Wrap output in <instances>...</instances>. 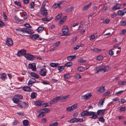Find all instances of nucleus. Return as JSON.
I'll return each instance as SVG.
<instances>
[{
	"instance_id": "nucleus-1",
	"label": "nucleus",
	"mask_w": 126,
	"mask_h": 126,
	"mask_svg": "<svg viewBox=\"0 0 126 126\" xmlns=\"http://www.w3.org/2000/svg\"><path fill=\"white\" fill-rule=\"evenodd\" d=\"M16 31L18 32V34L20 35H22L23 33H26L28 34H32L34 32L32 30H31L27 28H20L16 29Z\"/></svg>"
},
{
	"instance_id": "nucleus-19",
	"label": "nucleus",
	"mask_w": 126,
	"mask_h": 126,
	"mask_svg": "<svg viewBox=\"0 0 126 126\" xmlns=\"http://www.w3.org/2000/svg\"><path fill=\"white\" fill-rule=\"evenodd\" d=\"M23 89L24 91L27 92H31L32 90L30 88L26 86H24Z\"/></svg>"
},
{
	"instance_id": "nucleus-33",
	"label": "nucleus",
	"mask_w": 126,
	"mask_h": 126,
	"mask_svg": "<svg viewBox=\"0 0 126 126\" xmlns=\"http://www.w3.org/2000/svg\"><path fill=\"white\" fill-rule=\"evenodd\" d=\"M105 87L103 86V87H101L98 90V91L99 92L101 93H102L104 92L105 90V89L104 88Z\"/></svg>"
},
{
	"instance_id": "nucleus-49",
	"label": "nucleus",
	"mask_w": 126,
	"mask_h": 126,
	"mask_svg": "<svg viewBox=\"0 0 126 126\" xmlns=\"http://www.w3.org/2000/svg\"><path fill=\"white\" fill-rule=\"evenodd\" d=\"M72 64V63L71 62H69L66 63L65 66L67 67H69L71 66Z\"/></svg>"
},
{
	"instance_id": "nucleus-6",
	"label": "nucleus",
	"mask_w": 126,
	"mask_h": 126,
	"mask_svg": "<svg viewBox=\"0 0 126 126\" xmlns=\"http://www.w3.org/2000/svg\"><path fill=\"white\" fill-rule=\"evenodd\" d=\"M92 113L91 111H88L87 110H83L81 113V117L89 116Z\"/></svg>"
},
{
	"instance_id": "nucleus-35",
	"label": "nucleus",
	"mask_w": 126,
	"mask_h": 126,
	"mask_svg": "<svg viewBox=\"0 0 126 126\" xmlns=\"http://www.w3.org/2000/svg\"><path fill=\"white\" fill-rule=\"evenodd\" d=\"M59 64L58 63H51L50 64V66L52 67H55L57 66Z\"/></svg>"
},
{
	"instance_id": "nucleus-16",
	"label": "nucleus",
	"mask_w": 126,
	"mask_h": 126,
	"mask_svg": "<svg viewBox=\"0 0 126 126\" xmlns=\"http://www.w3.org/2000/svg\"><path fill=\"white\" fill-rule=\"evenodd\" d=\"M91 112L92 113H90L91 114V115H90L89 116L92 115V116L91 117V118L94 119H96L97 117L98 116L96 114L95 112L93 111Z\"/></svg>"
},
{
	"instance_id": "nucleus-42",
	"label": "nucleus",
	"mask_w": 126,
	"mask_h": 126,
	"mask_svg": "<svg viewBox=\"0 0 126 126\" xmlns=\"http://www.w3.org/2000/svg\"><path fill=\"white\" fill-rule=\"evenodd\" d=\"M22 103L23 104V106L22 105H21L20 104H18L17 106L19 107L22 108H23L24 106L26 105V103L25 102H22Z\"/></svg>"
},
{
	"instance_id": "nucleus-48",
	"label": "nucleus",
	"mask_w": 126,
	"mask_h": 126,
	"mask_svg": "<svg viewBox=\"0 0 126 126\" xmlns=\"http://www.w3.org/2000/svg\"><path fill=\"white\" fill-rule=\"evenodd\" d=\"M126 110V109L125 107H121L119 109V110L121 112L124 111Z\"/></svg>"
},
{
	"instance_id": "nucleus-2",
	"label": "nucleus",
	"mask_w": 126,
	"mask_h": 126,
	"mask_svg": "<svg viewBox=\"0 0 126 126\" xmlns=\"http://www.w3.org/2000/svg\"><path fill=\"white\" fill-rule=\"evenodd\" d=\"M46 4L43 3L41 10V14L43 16H46L47 15V10L45 8Z\"/></svg>"
},
{
	"instance_id": "nucleus-36",
	"label": "nucleus",
	"mask_w": 126,
	"mask_h": 126,
	"mask_svg": "<svg viewBox=\"0 0 126 126\" xmlns=\"http://www.w3.org/2000/svg\"><path fill=\"white\" fill-rule=\"evenodd\" d=\"M52 19V17H50L49 19H48V16L47 17V18H43L42 19V20L43 21H49L51 20Z\"/></svg>"
},
{
	"instance_id": "nucleus-44",
	"label": "nucleus",
	"mask_w": 126,
	"mask_h": 126,
	"mask_svg": "<svg viewBox=\"0 0 126 126\" xmlns=\"http://www.w3.org/2000/svg\"><path fill=\"white\" fill-rule=\"evenodd\" d=\"M60 44V42L58 41L57 42L55 43L54 45H53V47H58Z\"/></svg>"
},
{
	"instance_id": "nucleus-11",
	"label": "nucleus",
	"mask_w": 126,
	"mask_h": 126,
	"mask_svg": "<svg viewBox=\"0 0 126 126\" xmlns=\"http://www.w3.org/2000/svg\"><path fill=\"white\" fill-rule=\"evenodd\" d=\"M91 96L92 95L91 93H88L85 95L81 96V98L85 100H87L88 99L90 98Z\"/></svg>"
},
{
	"instance_id": "nucleus-27",
	"label": "nucleus",
	"mask_w": 126,
	"mask_h": 126,
	"mask_svg": "<svg viewBox=\"0 0 126 126\" xmlns=\"http://www.w3.org/2000/svg\"><path fill=\"white\" fill-rule=\"evenodd\" d=\"M23 124L24 126H27L29 124V122L28 120H25L23 121Z\"/></svg>"
},
{
	"instance_id": "nucleus-38",
	"label": "nucleus",
	"mask_w": 126,
	"mask_h": 126,
	"mask_svg": "<svg viewBox=\"0 0 126 126\" xmlns=\"http://www.w3.org/2000/svg\"><path fill=\"white\" fill-rule=\"evenodd\" d=\"M105 100V98H104L103 99L101 100L100 101L99 103V104H98V106L99 107H100L101 105H102L103 104V103L104 102V101Z\"/></svg>"
},
{
	"instance_id": "nucleus-64",
	"label": "nucleus",
	"mask_w": 126,
	"mask_h": 126,
	"mask_svg": "<svg viewBox=\"0 0 126 126\" xmlns=\"http://www.w3.org/2000/svg\"><path fill=\"white\" fill-rule=\"evenodd\" d=\"M17 55L19 57L21 55H22L21 51L19 50L17 52Z\"/></svg>"
},
{
	"instance_id": "nucleus-4",
	"label": "nucleus",
	"mask_w": 126,
	"mask_h": 126,
	"mask_svg": "<svg viewBox=\"0 0 126 126\" xmlns=\"http://www.w3.org/2000/svg\"><path fill=\"white\" fill-rule=\"evenodd\" d=\"M83 121V120L82 119L74 118L71 119L69 120V122L71 123L78 122H82Z\"/></svg>"
},
{
	"instance_id": "nucleus-53",
	"label": "nucleus",
	"mask_w": 126,
	"mask_h": 126,
	"mask_svg": "<svg viewBox=\"0 0 126 126\" xmlns=\"http://www.w3.org/2000/svg\"><path fill=\"white\" fill-rule=\"evenodd\" d=\"M58 124V123L56 122L50 124L49 126H56Z\"/></svg>"
},
{
	"instance_id": "nucleus-45",
	"label": "nucleus",
	"mask_w": 126,
	"mask_h": 126,
	"mask_svg": "<svg viewBox=\"0 0 126 126\" xmlns=\"http://www.w3.org/2000/svg\"><path fill=\"white\" fill-rule=\"evenodd\" d=\"M75 77L78 79H80L81 78V76L78 74H76L75 75Z\"/></svg>"
},
{
	"instance_id": "nucleus-40",
	"label": "nucleus",
	"mask_w": 126,
	"mask_h": 126,
	"mask_svg": "<svg viewBox=\"0 0 126 126\" xmlns=\"http://www.w3.org/2000/svg\"><path fill=\"white\" fill-rule=\"evenodd\" d=\"M14 17L16 20L17 22H19L20 21L21 22H23V21L22 20H20V19L16 16H14Z\"/></svg>"
},
{
	"instance_id": "nucleus-58",
	"label": "nucleus",
	"mask_w": 126,
	"mask_h": 126,
	"mask_svg": "<svg viewBox=\"0 0 126 126\" xmlns=\"http://www.w3.org/2000/svg\"><path fill=\"white\" fill-rule=\"evenodd\" d=\"M121 24L122 26H125L126 25V21H123L121 22Z\"/></svg>"
},
{
	"instance_id": "nucleus-55",
	"label": "nucleus",
	"mask_w": 126,
	"mask_h": 126,
	"mask_svg": "<svg viewBox=\"0 0 126 126\" xmlns=\"http://www.w3.org/2000/svg\"><path fill=\"white\" fill-rule=\"evenodd\" d=\"M125 91H121L118 92L116 93L115 94L116 95H119L121 94Z\"/></svg>"
},
{
	"instance_id": "nucleus-31",
	"label": "nucleus",
	"mask_w": 126,
	"mask_h": 126,
	"mask_svg": "<svg viewBox=\"0 0 126 126\" xmlns=\"http://www.w3.org/2000/svg\"><path fill=\"white\" fill-rule=\"evenodd\" d=\"M91 50L96 52H100L101 50V49H99L97 48H94V49H91Z\"/></svg>"
},
{
	"instance_id": "nucleus-13",
	"label": "nucleus",
	"mask_w": 126,
	"mask_h": 126,
	"mask_svg": "<svg viewBox=\"0 0 126 126\" xmlns=\"http://www.w3.org/2000/svg\"><path fill=\"white\" fill-rule=\"evenodd\" d=\"M105 109L104 110H97V115L99 116H101L104 114L105 111Z\"/></svg>"
},
{
	"instance_id": "nucleus-8",
	"label": "nucleus",
	"mask_w": 126,
	"mask_h": 126,
	"mask_svg": "<svg viewBox=\"0 0 126 126\" xmlns=\"http://www.w3.org/2000/svg\"><path fill=\"white\" fill-rule=\"evenodd\" d=\"M24 56L28 60L32 61L34 59V57L33 55L29 54H26L24 55Z\"/></svg>"
},
{
	"instance_id": "nucleus-5",
	"label": "nucleus",
	"mask_w": 126,
	"mask_h": 126,
	"mask_svg": "<svg viewBox=\"0 0 126 126\" xmlns=\"http://www.w3.org/2000/svg\"><path fill=\"white\" fill-rule=\"evenodd\" d=\"M60 98V97L58 96L54 98L51 100L48 103L50 105L51 104H54L57 103Z\"/></svg>"
},
{
	"instance_id": "nucleus-3",
	"label": "nucleus",
	"mask_w": 126,
	"mask_h": 126,
	"mask_svg": "<svg viewBox=\"0 0 126 126\" xmlns=\"http://www.w3.org/2000/svg\"><path fill=\"white\" fill-rule=\"evenodd\" d=\"M106 67H107L105 66H102L101 67L99 66L97 67L95 69V70L97 71L96 73H98L100 71L101 72H105L106 71Z\"/></svg>"
},
{
	"instance_id": "nucleus-30",
	"label": "nucleus",
	"mask_w": 126,
	"mask_h": 126,
	"mask_svg": "<svg viewBox=\"0 0 126 126\" xmlns=\"http://www.w3.org/2000/svg\"><path fill=\"white\" fill-rule=\"evenodd\" d=\"M78 104L77 103L75 104L72 106H71V108L72 109V110H76V109L78 107Z\"/></svg>"
},
{
	"instance_id": "nucleus-14",
	"label": "nucleus",
	"mask_w": 126,
	"mask_h": 126,
	"mask_svg": "<svg viewBox=\"0 0 126 126\" xmlns=\"http://www.w3.org/2000/svg\"><path fill=\"white\" fill-rule=\"evenodd\" d=\"M36 81L35 79L34 78H31V79L28 83V85L29 86L31 87L32 85V84L34 83Z\"/></svg>"
},
{
	"instance_id": "nucleus-32",
	"label": "nucleus",
	"mask_w": 126,
	"mask_h": 126,
	"mask_svg": "<svg viewBox=\"0 0 126 126\" xmlns=\"http://www.w3.org/2000/svg\"><path fill=\"white\" fill-rule=\"evenodd\" d=\"M69 95H67L66 96H60V99L61 100H64L66 99L67 98H68L69 97Z\"/></svg>"
},
{
	"instance_id": "nucleus-12",
	"label": "nucleus",
	"mask_w": 126,
	"mask_h": 126,
	"mask_svg": "<svg viewBox=\"0 0 126 126\" xmlns=\"http://www.w3.org/2000/svg\"><path fill=\"white\" fill-rule=\"evenodd\" d=\"M122 4H120L116 3V5L112 8V9L114 11L120 9L122 7Z\"/></svg>"
},
{
	"instance_id": "nucleus-62",
	"label": "nucleus",
	"mask_w": 126,
	"mask_h": 126,
	"mask_svg": "<svg viewBox=\"0 0 126 126\" xmlns=\"http://www.w3.org/2000/svg\"><path fill=\"white\" fill-rule=\"evenodd\" d=\"M119 83L120 84L124 85L126 83V82L125 81H120Z\"/></svg>"
},
{
	"instance_id": "nucleus-56",
	"label": "nucleus",
	"mask_w": 126,
	"mask_h": 126,
	"mask_svg": "<svg viewBox=\"0 0 126 126\" xmlns=\"http://www.w3.org/2000/svg\"><path fill=\"white\" fill-rule=\"evenodd\" d=\"M103 56H102L99 55L97 58V59L99 60L100 61L102 60Z\"/></svg>"
},
{
	"instance_id": "nucleus-51",
	"label": "nucleus",
	"mask_w": 126,
	"mask_h": 126,
	"mask_svg": "<svg viewBox=\"0 0 126 126\" xmlns=\"http://www.w3.org/2000/svg\"><path fill=\"white\" fill-rule=\"evenodd\" d=\"M99 120L100 121L104 123L105 122V119L103 117H101L99 118Z\"/></svg>"
},
{
	"instance_id": "nucleus-25",
	"label": "nucleus",
	"mask_w": 126,
	"mask_h": 126,
	"mask_svg": "<svg viewBox=\"0 0 126 126\" xmlns=\"http://www.w3.org/2000/svg\"><path fill=\"white\" fill-rule=\"evenodd\" d=\"M31 75L33 77L36 79H38L39 77L38 76L37 74L34 72H31Z\"/></svg>"
},
{
	"instance_id": "nucleus-37",
	"label": "nucleus",
	"mask_w": 126,
	"mask_h": 126,
	"mask_svg": "<svg viewBox=\"0 0 126 126\" xmlns=\"http://www.w3.org/2000/svg\"><path fill=\"white\" fill-rule=\"evenodd\" d=\"M74 7L72 6L71 7L69 8H67L65 10V11L66 12L71 11L74 9Z\"/></svg>"
},
{
	"instance_id": "nucleus-24",
	"label": "nucleus",
	"mask_w": 126,
	"mask_h": 126,
	"mask_svg": "<svg viewBox=\"0 0 126 126\" xmlns=\"http://www.w3.org/2000/svg\"><path fill=\"white\" fill-rule=\"evenodd\" d=\"M37 94L35 92H33L31 94V98L33 99L35 98L36 97Z\"/></svg>"
},
{
	"instance_id": "nucleus-20",
	"label": "nucleus",
	"mask_w": 126,
	"mask_h": 126,
	"mask_svg": "<svg viewBox=\"0 0 126 126\" xmlns=\"http://www.w3.org/2000/svg\"><path fill=\"white\" fill-rule=\"evenodd\" d=\"M123 10H119L117 11V14L119 16H124L125 14Z\"/></svg>"
},
{
	"instance_id": "nucleus-52",
	"label": "nucleus",
	"mask_w": 126,
	"mask_h": 126,
	"mask_svg": "<svg viewBox=\"0 0 126 126\" xmlns=\"http://www.w3.org/2000/svg\"><path fill=\"white\" fill-rule=\"evenodd\" d=\"M20 50L21 51L22 55H25L26 54V50L23 49L21 50Z\"/></svg>"
},
{
	"instance_id": "nucleus-7",
	"label": "nucleus",
	"mask_w": 126,
	"mask_h": 126,
	"mask_svg": "<svg viewBox=\"0 0 126 126\" xmlns=\"http://www.w3.org/2000/svg\"><path fill=\"white\" fill-rule=\"evenodd\" d=\"M47 72V70L45 68L41 69L39 72V74L42 76L44 77L46 75Z\"/></svg>"
},
{
	"instance_id": "nucleus-46",
	"label": "nucleus",
	"mask_w": 126,
	"mask_h": 126,
	"mask_svg": "<svg viewBox=\"0 0 126 126\" xmlns=\"http://www.w3.org/2000/svg\"><path fill=\"white\" fill-rule=\"evenodd\" d=\"M113 50H114V49H112L110 50L109 51V54L111 56L113 55L114 54L113 51Z\"/></svg>"
},
{
	"instance_id": "nucleus-23",
	"label": "nucleus",
	"mask_w": 126,
	"mask_h": 126,
	"mask_svg": "<svg viewBox=\"0 0 126 126\" xmlns=\"http://www.w3.org/2000/svg\"><path fill=\"white\" fill-rule=\"evenodd\" d=\"M40 113L38 115V117H41L44 116L45 114L41 110H40L39 111Z\"/></svg>"
},
{
	"instance_id": "nucleus-59",
	"label": "nucleus",
	"mask_w": 126,
	"mask_h": 126,
	"mask_svg": "<svg viewBox=\"0 0 126 126\" xmlns=\"http://www.w3.org/2000/svg\"><path fill=\"white\" fill-rule=\"evenodd\" d=\"M95 35H94V34H93L90 37V40H93L95 38Z\"/></svg>"
},
{
	"instance_id": "nucleus-15",
	"label": "nucleus",
	"mask_w": 126,
	"mask_h": 126,
	"mask_svg": "<svg viewBox=\"0 0 126 126\" xmlns=\"http://www.w3.org/2000/svg\"><path fill=\"white\" fill-rule=\"evenodd\" d=\"M32 40H35L39 37L38 34H31L29 36Z\"/></svg>"
},
{
	"instance_id": "nucleus-41",
	"label": "nucleus",
	"mask_w": 126,
	"mask_h": 126,
	"mask_svg": "<svg viewBox=\"0 0 126 126\" xmlns=\"http://www.w3.org/2000/svg\"><path fill=\"white\" fill-rule=\"evenodd\" d=\"M70 77V75L69 73H67L65 74L64 76V78L66 79H68Z\"/></svg>"
},
{
	"instance_id": "nucleus-63",
	"label": "nucleus",
	"mask_w": 126,
	"mask_h": 126,
	"mask_svg": "<svg viewBox=\"0 0 126 126\" xmlns=\"http://www.w3.org/2000/svg\"><path fill=\"white\" fill-rule=\"evenodd\" d=\"M62 15V14H59L56 16V18L57 19H60Z\"/></svg>"
},
{
	"instance_id": "nucleus-60",
	"label": "nucleus",
	"mask_w": 126,
	"mask_h": 126,
	"mask_svg": "<svg viewBox=\"0 0 126 126\" xmlns=\"http://www.w3.org/2000/svg\"><path fill=\"white\" fill-rule=\"evenodd\" d=\"M14 3L15 4L19 6H20L21 5V3L20 2H18L17 1H16L14 2Z\"/></svg>"
},
{
	"instance_id": "nucleus-54",
	"label": "nucleus",
	"mask_w": 126,
	"mask_h": 126,
	"mask_svg": "<svg viewBox=\"0 0 126 126\" xmlns=\"http://www.w3.org/2000/svg\"><path fill=\"white\" fill-rule=\"evenodd\" d=\"M78 70L80 72H82L84 71V68L83 67H80L78 68Z\"/></svg>"
},
{
	"instance_id": "nucleus-18",
	"label": "nucleus",
	"mask_w": 126,
	"mask_h": 126,
	"mask_svg": "<svg viewBox=\"0 0 126 126\" xmlns=\"http://www.w3.org/2000/svg\"><path fill=\"white\" fill-rule=\"evenodd\" d=\"M92 3L91 2L89 3L88 4L86 5L82 9V11H85L87 10L90 7Z\"/></svg>"
},
{
	"instance_id": "nucleus-57",
	"label": "nucleus",
	"mask_w": 126,
	"mask_h": 126,
	"mask_svg": "<svg viewBox=\"0 0 126 126\" xmlns=\"http://www.w3.org/2000/svg\"><path fill=\"white\" fill-rule=\"evenodd\" d=\"M71 106L67 107L66 109V110L68 112L71 111L72 110Z\"/></svg>"
},
{
	"instance_id": "nucleus-22",
	"label": "nucleus",
	"mask_w": 126,
	"mask_h": 126,
	"mask_svg": "<svg viewBox=\"0 0 126 126\" xmlns=\"http://www.w3.org/2000/svg\"><path fill=\"white\" fill-rule=\"evenodd\" d=\"M41 110L45 114L48 113L50 111V109L48 108H44Z\"/></svg>"
},
{
	"instance_id": "nucleus-61",
	"label": "nucleus",
	"mask_w": 126,
	"mask_h": 126,
	"mask_svg": "<svg viewBox=\"0 0 126 126\" xmlns=\"http://www.w3.org/2000/svg\"><path fill=\"white\" fill-rule=\"evenodd\" d=\"M117 16V14L115 12H114L111 15V17L112 18H114L116 16Z\"/></svg>"
},
{
	"instance_id": "nucleus-9",
	"label": "nucleus",
	"mask_w": 126,
	"mask_h": 126,
	"mask_svg": "<svg viewBox=\"0 0 126 126\" xmlns=\"http://www.w3.org/2000/svg\"><path fill=\"white\" fill-rule=\"evenodd\" d=\"M63 33L64 35H67V33L68 32V27L65 26H64L62 30Z\"/></svg>"
},
{
	"instance_id": "nucleus-28",
	"label": "nucleus",
	"mask_w": 126,
	"mask_h": 126,
	"mask_svg": "<svg viewBox=\"0 0 126 126\" xmlns=\"http://www.w3.org/2000/svg\"><path fill=\"white\" fill-rule=\"evenodd\" d=\"M66 16H64L62 17L61 19L59 22V23L60 24H63L64 22L66 19Z\"/></svg>"
},
{
	"instance_id": "nucleus-39",
	"label": "nucleus",
	"mask_w": 126,
	"mask_h": 126,
	"mask_svg": "<svg viewBox=\"0 0 126 126\" xmlns=\"http://www.w3.org/2000/svg\"><path fill=\"white\" fill-rule=\"evenodd\" d=\"M44 29V27H39L37 29V31L38 32H40L42 31Z\"/></svg>"
},
{
	"instance_id": "nucleus-47",
	"label": "nucleus",
	"mask_w": 126,
	"mask_h": 126,
	"mask_svg": "<svg viewBox=\"0 0 126 126\" xmlns=\"http://www.w3.org/2000/svg\"><path fill=\"white\" fill-rule=\"evenodd\" d=\"M34 2L32 1L31 2L30 4V8H33L34 6Z\"/></svg>"
},
{
	"instance_id": "nucleus-50",
	"label": "nucleus",
	"mask_w": 126,
	"mask_h": 126,
	"mask_svg": "<svg viewBox=\"0 0 126 126\" xmlns=\"http://www.w3.org/2000/svg\"><path fill=\"white\" fill-rule=\"evenodd\" d=\"M16 97L19 100L20 99H22L23 98V96L21 95H16Z\"/></svg>"
},
{
	"instance_id": "nucleus-34",
	"label": "nucleus",
	"mask_w": 126,
	"mask_h": 126,
	"mask_svg": "<svg viewBox=\"0 0 126 126\" xmlns=\"http://www.w3.org/2000/svg\"><path fill=\"white\" fill-rule=\"evenodd\" d=\"M43 102L40 101H36L35 102V105H38L39 106H40L42 105V104L43 103Z\"/></svg>"
},
{
	"instance_id": "nucleus-10",
	"label": "nucleus",
	"mask_w": 126,
	"mask_h": 126,
	"mask_svg": "<svg viewBox=\"0 0 126 126\" xmlns=\"http://www.w3.org/2000/svg\"><path fill=\"white\" fill-rule=\"evenodd\" d=\"M6 45L9 46H12L13 43L12 39L11 38H8L7 41L6 42Z\"/></svg>"
},
{
	"instance_id": "nucleus-26",
	"label": "nucleus",
	"mask_w": 126,
	"mask_h": 126,
	"mask_svg": "<svg viewBox=\"0 0 126 126\" xmlns=\"http://www.w3.org/2000/svg\"><path fill=\"white\" fill-rule=\"evenodd\" d=\"M0 78L3 80H5V79L6 77V75L4 73H3L0 74Z\"/></svg>"
},
{
	"instance_id": "nucleus-17",
	"label": "nucleus",
	"mask_w": 126,
	"mask_h": 126,
	"mask_svg": "<svg viewBox=\"0 0 126 126\" xmlns=\"http://www.w3.org/2000/svg\"><path fill=\"white\" fill-rule=\"evenodd\" d=\"M28 67L29 68L32 69L33 71H35L36 70V66L35 65L32 64H29Z\"/></svg>"
},
{
	"instance_id": "nucleus-43",
	"label": "nucleus",
	"mask_w": 126,
	"mask_h": 126,
	"mask_svg": "<svg viewBox=\"0 0 126 126\" xmlns=\"http://www.w3.org/2000/svg\"><path fill=\"white\" fill-rule=\"evenodd\" d=\"M13 100L14 102L16 103H17L19 101V99H18L16 97L15 98H14L13 99Z\"/></svg>"
},
{
	"instance_id": "nucleus-21",
	"label": "nucleus",
	"mask_w": 126,
	"mask_h": 126,
	"mask_svg": "<svg viewBox=\"0 0 126 126\" xmlns=\"http://www.w3.org/2000/svg\"><path fill=\"white\" fill-rule=\"evenodd\" d=\"M76 57V56L75 55L70 56H68L67 57V59L69 61H71L73 59H75Z\"/></svg>"
},
{
	"instance_id": "nucleus-29",
	"label": "nucleus",
	"mask_w": 126,
	"mask_h": 126,
	"mask_svg": "<svg viewBox=\"0 0 126 126\" xmlns=\"http://www.w3.org/2000/svg\"><path fill=\"white\" fill-rule=\"evenodd\" d=\"M64 66L62 65L59 66L58 67V69L60 72L63 71L64 69Z\"/></svg>"
}]
</instances>
